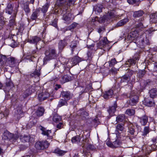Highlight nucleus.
<instances>
[{"label": "nucleus", "instance_id": "nucleus-1", "mask_svg": "<svg viewBox=\"0 0 157 157\" xmlns=\"http://www.w3.org/2000/svg\"><path fill=\"white\" fill-rule=\"evenodd\" d=\"M45 56L44 59V62H46L49 60L54 59L57 57L56 50L53 48H49L46 50L45 52Z\"/></svg>", "mask_w": 157, "mask_h": 157}, {"label": "nucleus", "instance_id": "nucleus-2", "mask_svg": "<svg viewBox=\"0 0 157 157\" xmlns=\"http://www.w3.org/2000/svg\"><path fill=\"white\" fill-rule=\"evenodd\" d=\"M83 60V59L82 58L75 56L69 59L66 65L67 67L71 68Z\"/></svg>", "mask_w": 157, "mask_h": 157}, {"label": "nucleus", "instance_id": "nucleus-3", "mask_svg": "<svg viewBox=\"0 0 157 157\" xmlns=\"http://www.w3.org/2000/svg\"><path fill=\"white\" fill-rule=\"evenodd\" d=\"M49 143L46 140L37 142L35 144V147L38 150H42L47 148Z\"/></svg>", "mask_w": 157, "mask_h": 157}, {"label": "nucleus", "instance_id": "nucleus-4", "mask_svg": "<svg viewBox=\"0 0 157 157\" xmlns=\"http://www.w3.org/2000/svg\"><path fill=\"white\" fill-rule=\"evenodd\" d=\"M19 62V60L14 57L9 56L7 57V61L6 65L9 66L11 67L18 66Z\"/></svg>", "mask_w": 157, "mask_h": 157}, {"label": "nucleus", "instance_id": "nucleus-5", "mask_svg": "<svg viewBox=\"0 0 157 157\" xmlns=\"http://www.w3.org/2000/svg\"><path fill=\"white\" fill-rule=\"evenodd\" d=\"M40 129L41 131V134L44 136H46L48 140H51L53 138V134L52 133L51 130H47V129L42 126H40Z\"/></svg>", "mask_w": 157, "mask_h": 157}, {"label": "nucleus", "instance_id": "nucleus-6", "mask_svg": "<svg viewBox=\"0 0 157 157\" xmlns=\"http://www.w3.org/2000/svg\"><path fill=\"white\" fill-rule=\"evenodd\" d=\"M139 122L142 126H145L147 124L148 121V118L147 116L144 114L142 117H137Z\"/></svg>", "mask_w": 157, "mask_h": 157}, {"label": "nucleus", "instance_id": "nucleus-7", "mask_svg": "<svg viewBox=\"0 0 157 157\" xmlns=\"http://www.w3.org/2000/svg\"><path fill=\"white\" fill-rule=\"evenodd\" d=\"M49 94L47 92H43L39 94L38 98L40 101H43L49 98Z\"/></svg>", "mask_w": 157, "mask_h": 157}, {"label": "nucleus", "instance_id": "nucleus-8", "mask_svg": "<svg viewBox=\"0 0 157 157\" xmlns=\"http://www.w3.org/2000/svg\"><path fill=\"white\" fill-rule=\"evenodd\" d=\"M138 97L135 94L131 95L130 96L129 105L132 106L136 105L138 102Z\"/></svg>", "mask_w": 157, "mask_h": 157}, {"label": "nucleus", "instance_id": "nucleus-9", "mask_svg": "<svg viewBox=\"0 0 157 157\" xmlns=\"http://www.w3.org/2000/svg\"><path fill=\"white\" fill-rule=\"evenodd\" d=\"M13 136V134L10 133L8 131H6L3 134L2 138L5 140L10 139L12 138ZM14 137H15V140H17V139L18 138V137L17 135L14 136Z\"/></svg>", "mask_w": 157, "mask_h": 157}, {"label": "nucleus", "instance_id": "nucleus-10", "mask_svg": "<svg viewBox=\"0 0 157 157\" xmlns=\"http://www.w3.org/2000/svg\"><path fill=\"white\" fill-rule=\"evenodd\" d=\"M152 84V82L149 79L142 80L140 84L141 87L143 89H145L147 87H149Z\"/></svg>", "mask_w": 157, "mask_h": 157}, {"label": "nucleus", "instance_id": "nucleus-11", "mask_svg": "<svg viewBox=\"0 0 157 157\" xmlns=\"http://www.w3.org/2000/svg\"><path fill=\"white\" fill-rule=\"evenodd\" d=\"M117 107V102L116 101H115L113 105L109 106L107 109V112H108L110 117L114 115V113L116 111V109Z\"/></svg>", "mask_w": 157, "mask_h": 157}, {"label": "nucleus", "instance_id": "nucleus-12", "mask_svg": "<svg viewBox=\"0 0 157 157\" xmlns=\"http://www.w3.org/2000/svg\"><path fill=\"white\" fill-rule=\"evenodd\" d=\"M146 34V33L143 34L142 36L143 37V38L139 40L140 44L142 46H145L149 44V39L147 38Z\"/></svg>", "mask_w": 157, "mask_h": 157}, {"label": "nucleus", "instance_id": "nucleus-13", "mask_svg": "<svg viewBox=\"0 0 157 157\" xmlns=\"http://www.w3.org/2000/svg\"><path fill=\"white\" fill-rule=\"evenodd\" d=\"M67 0H57L56 4L59 6H62L66 10L68 8V5H66V2Z\"/></svg>", "mask_w": 157, "mask_h": 157}, {"label": "nucleus", "instance_id": "nucleus-14", "mask_svg": "<svg viewBox=\"0 0 157 157\" xmlns=\"http://www.w3.org/2000/svg\"><path fill=\"white\" fill-rule=\"evenodd\" d=\"M143 102L144 105L150 107L154 106L155 104L153 100L149 98L145 99Z\"/></svg>", "mask_w": 157, "mask_h": 157}, {"label": "nucleus", "instance_id": "nucleus-15", "mask_svg": "<svg viewBox=\"0 0 157 157\" xmlns=\"http://www.w3.org/2000/svg\"><path fill=\"white\" fill-rule=\"evenodd\" d=\"M113 94V90L110 89L104 93L103 97L105 99H108L112 97Z\"/></svg>", "mask_w": 157, "mask_h": 157}, {"label": "nucleus", "instance_id": "nucleus-16", "mask_svg": "<svg viewBox=\"0 0 157 157\" xmlns=\"http://www.w3.org/2000/svg\"><path fill=\"white\" fill-rule=\"evenodd\" d=\"M49 3L47 2L46 3L42 8H39L38 9L39 11H41L44 13V17L45 15V13L48 11V10L50 6Z\"/></svg>", "mask_w": 157, "mask_h": 157}, {"label": "nucleus", "instance_id": "nucleus-17", "mask_svg": "<svg viewBox=\"0 0 157 157\" xmlns=\"http://www.w3.org/2000/svg\"><path fill=\"white\" fill-rule=\"evenodd\" d=\"M6 87L4 89L5 92H8L11 87L13 86V84L11 80L10 79H8L6 80Z\"/></svg>", "mask_w": 157, "mask_h": 157}, {"label": "nucleus", "instance_id": "nucleus-18", "mask_svg": "<svg viewBox=\"0 0 157 157\" xmlns=\"http://www.w3.org/2000/svg\"><path fill=\"white\" fill-rule=\"evenodd\" d=\"M71 79L72 77L71 76L68 75H65L62 76L60 80L61 83H64L71 80Z\"/></svg>", "mask_w": 157, "mask_h": 157}, {"label": "nucleus", "instance_id": "nucleus-19", "mask_svg": "<svg viewBox=\"0 0 157 157\" xmlns=\"http://www.w3.org/2000/svg\"><path fill=\"white\" fill-rule=\"evenodd\" d=\"M41 39L40 37L36 36H35L30 37V38L28 39V42L31 44H36Z\"/></svg>", "mask_w": 157, "mask_h": 157}, {"label": "nucleus", "instance_id": "nucleus-20", "mask_svg": "<svg viewBox=\"0 0 157 157\" xmlns=\"http://www.w3.org/2000/svg\"><path fill=\"white\" fill-rule=\"evenodd\" d=\"M9 56H6L0 54V65L2 66L6 65V62L7 61V57Z\"/></svg>", "mask_w": 157, "mask_h": 157}, {"label": "nucleus", "instance_id": "nucleus-21", "mask_svg": "<svg viewBox=\"0 0 157 157\" xmlns=\"http://www.w3.org/2000/svg\"><path fill=\"white\" fill-rule=\"evenodd\" d=\"M130 80H131L132 82H135V79L132 78V80H131L130 77L128 76L127 75H124L123 76L121 79V83L125 82L127 84Z\"/></svg>", "mask_w": 157, "mask_h": 157}, {"label": "nucleus", "instance_id": "nucleus-22", "mask_svg": "<svg viewBox=\"0 0 157 157\" xmlns=\"http://www.w3.org/2000/svg\"><path fill=\"white\" fill-rule=\"evenodd\" d=\"M71 14L67 13L64 14L62 17L63 19L67 23H69L71 21Z\"/></svg>", "mask_w": 157, "mask_h": 157}, {"label": "nucleus", "instance_id": "nucleus-23", "mask_svg": "<svg viewBox=\"0 0 157 157\" xmlns=\"http://www.w3.org/2000/svg\"><path fill=\"white\" fill-rule=\"evenodd\" d=\"M23 8L26 14H27L30 13V10L29 6V2L28 1L25 2L23 3Z\"/></svg>", "mask_w": 157, "mask_h": 157}, {"label": "nucleus", "instance_id": "nucleus-24", "mask_svg": "<svg viewBox=\"0 0 157 157\" xmlns=\"http://www.w3.org/2000/svg\"><path fill=\"white\" fill-rule=\"evenodd\" d=\"M63 97L65 99L69 100L72 97L73 94L69 91H63L61 93Z\"/></svg>", "mask_w": 157, "mask_h": 157}, {"label": "nucleus", "instance_id": "nucleus-25", "mask_svg": "<svg viewBox=\"0 0 157 157\" xmlns=\"http://www.w3.org/2000/svg\"><path fill=\"white\" fill-rule=\"evenodd\" d=\"M30 138V136L28 135H21L20 139L21 141L23 143L29 142Z\"/></svg>", "mask_w": 157, "mask_h": 157}, {"label": "nucleus", "instance_id": "nucleus-26", "mask_svg": "<svg viewBox=\"0 0 157 157\" xmlns=\"http://www.w3.org/2000/svg\"><path fill=\"white\" fill-rule=\"evenodd\" d=\"M128 21V18H125L124 19L120 20L117 23L116 26L119 27L124 25Z\"/></svg>", "mask_w": 157, "mask_h": 157}, {"label": "nucleus", "instance_id": "nucleus-27", "mask_svg": "<svg viewBox=\"0 0 157 157\" xmlns=\"http://www.w3.org/2000/svg\"><path fill=\"white\" fill-rule=\"evenodd\" d=\"M44 111V109L43 107H40L38 108L35 113L37 116L40 117L43 115Z\"/></svg>", "mask_w": 157, "mask_h": 157}, {"label": "nucleus", "instance_id": "nucleus-28", "mask_svg": "<svg viewBox=\"0 0 157 157\" xmlns=\"http://www.w3.org/2000/svg\"><path fill=\"white\" fill-rule=\"evenodd\" d=\"M149 94L151 98H154L157 97V89L153 88L149 91Z\"/></svg>", "mask_w": 157, "mask_h": 157}, {"label": "nucleus", "instance_id": "nucleus-29", "mask_svg": "<svg viewBox=\"0 0 157 157\" xmlns=\"http://www.w3.org/2000/svg\"><path fill=\"white\" fill-rule=\"evenodd\" d=\"M125 117L124 114H120L117 117L116 121L117 122H124L125 120Z\"/></svg>", "mask_w": 157, "mask_h": 157}, {"label": "nucleus", "instance_id": "nucleus-30", "mask_svg": "<svg viewBox=\"0 0 157 157\" xmlns=\"http://www.w3.org/2000/svg\"><path fill=\"white\" fill-rule=\"evenodd\" d=\"M13 9L12 5L10 3H8L6 9V13L9 14H11L13 12Z\"/></svg>", "mask_w": 157, "mask_h": 157}, {"label": "nucleus", "instance_id": "nucleus-31", "mask_svg": "<svg viewBox=\"0 0 157 157\" xmlns=\"http://www.w3.org/2000/svg\"><path fill=\"white\" fill-rule=\"evenodd\" d=\"M39 11L38 9H36L34 11L31 15L30 18L32 20H36L37 18L38 14Z\"/></svg>", "mask_w": 157, "mask_h": 157}, {"label": "nucleus", "instance_id": "nucleus-32", "mask_svg": "<svg viewBox=\"0 0 157 157\" xmlns=\"http://www.w3.org/2000/svg\"><path fill=\"white\" fill-rule=\"evenodd\" d=\"M67 43L65 40H61L59 43V48L60 51H62L67 45Z\"/></svg>", "mask_w": 157, "mask_h": 157}, {"label": "nucleus", "instance_id": "nucleus-33", "mask_svg": "<svg viewBox=\"0 0 157 157\" xmlns=\"http://www.w3.org/2000/svg\"><path fill=\"white\" fill-rule=\"evenodd\" d=\"M53 121L56 123H57L60 121L62 118L60 116H59L57 113H55L53 114L52 118Z\"/></svg>", "mask_w": 157, "mask_h": 157}, {"label": "nucleus", "instance_id": "nucleus-34", "mask_svg": "<svg viewBox=\"0 0 157 157\" xmlns=\"http://www.w3.org/2000/svg\"><path fill=\"white\" fill-rule=\"evenodd\" d=\"M94 51L93 50L89 49L87 53V55L88 57L87 59L89 60H91L94 56Z\"/></svg>", "mask_w": 157, "mask_h": 157}, {"label": "nucleus", "instance_id": "nucleus-35", "mask_svg": "<svg viewBox=\"0 0 157 157\" xmlns=\"http://www.w3.org/2000/svg\"><path fill=\"white\" fill-rule=\"evenodd\" d=\"M80 140L81 137L79 136L73 137L71 139V141L73 144H78Z\"/></svg>", "mask_w": 157, "mask_h": 157}, {"label": "nucleus", "instance_id": "nucleus-36", "mask_svg": "<svg viewBox=\"0 0 157 157\" xmlns=\"http://www.w3.org/2000/svg\"><path fill=\"white\" fill-rule=\"evenodd\" d=\"M54 152L57 154L59 156H62L64 155L67 152V151H63L59 148H57L54 150Z\"/></svg>", "mask_w": 157, "mask_h": 157}, {"label": "nucleus", "instance_id": "nucleus-37", "mask_svg": "<svg viewBox=\"0 0 157 157\" xmlns=\"http://www.w3.org/2000/svg\"><path fill=\"white\" fill-rule=\"evenodd\" d=\"M144 12L142 10L136 11L134 13L133 17H139L141 16L144 14Z\"/></svg>", "mask_w": 157, "mask_h": 157}, {"label": "nucleus", "instance_id": "nucleus-38", "mask_svg": "<svg viewBox=\"0 0 157 157\" xmlns=\"http://www.w3.org/2000/svg\"><path fill=\"white\" fill-rule=\"evenodd\" d=\"M150 17L151 19L152 20L151 21L155 23L156 26V23L157 22V12L152 14L150 15Z\"/></svg>", "mask_w": 157, "mask_h": 157}, {"label": "nucleus", "instance_id": "nucleus-39", "mask_svg": "<svg viewBox=\"0 0 157 157\" xmlns=\"http://www.w3.org/2000/svg\"><path fill=\"white\" fill-rule=\"evenodd\" d=\"M124 128V124H118L116 126V129L115 131L116 133L117 134L119 131H122Z\"/></svg>", "mask_w": 157, "mask_h": 157}, {"label": "nucleus", "instance_id": "nucleus-40", "mask_svg": "<svg viewBox=\"0 0 157 157\" xmlns=\"http://www.w3.org/2000/svg\"><path fill=\"white\" fill-rule=\"evenodd\" d=\"M136 61L133 58L130 59L126 62V64L130 66L132 65H135L136 62Z\"/></svg>", "mask_w": 157, "mask_h": 157}, {"label": "nucleus", "instance_id": "nucleus-41", "mask_svg": "<svg viewBox=\"0 0 157 157\" xmlns=\"http://www.w3.org/2000/svg\"><path fill=\"white\" fill-rule=\"evenodd\" d=\"M151 131V130L150 129L148 126L145 127L143 130V135L144 136H146Z\"/></svg>", "mask_w": 157, "mask_h": 157}, {"label": "nucleus", "instance_id": "nucleus-42", "mask_svg": "<svg viewBox=\"0 0 157 157\" xmlns=\"http://www.w3.org/2000/svg\"><path fill=\"white\" fill-rule=\"evenodd\" d=\"M131 35H132L134 40L136 41L138 38V33L137 30L133 31L130 33Z\"/></svg>", "mask_w": 157, "mask_h": 157}, {"label": "nucleus", "instance_id": "nucleus-43", "mask_svg": "<svg viewBox=\"0 0 157 157\" xmlns=\"http://www.w3.org/2000/svg\"><path fill=\"white\" fill-rule=\"evenodd\" d=\"M31 94V91H29L27 93L26 90H23L22 94L21 95V97H22L23 99L27 97Z\"/></svg>", "mask_w": 157, "mask_h": 157}, {"label": "nucleus", "instance_id": "nucleus-44", "mask_svg": "<svg viewBox=\"0 0 157 157\" xmlns=\"http://www.w3.org/2000/svg\"><path fill=\"white\" fill-rule=\"evenodd\" d=\"M126 114L129 116L133 115L135 113V110L133 109H128L126 110Z\"/></svg>", "mask_w": 157, "mask_h": 157}, {"label": "nucleus", "instance_id": "nucleus-45", "mask_svg": "<svg viewBox=\"0 0 157 157\" xmlns=\"http://www.w3.org/2000/svg\"><path fill=\"white\" fill-rule=\"evenodd\" d=\"M9 45L12 47L14 48L17 46V44L15 40L13 39H10L9 40Z\"/></svg>", "mask_w": 157, "mask_h": 157}, {"label": "nucleus", "instance_id": "nucleus-46", "mask_svg": "<svg viewBox=\"0 0 157 157\" xmlns=\"http://www.w3.org/2000/svg\"><path fill=\"white\" fill-rule=\"evenodd\" d=\"M67 105V102L63 99H61L59 100L58 105V106L60 107L63 106Z\"/></svg>", "mask_w": 157, "mask_h": 157}, {"label": "nucleus", "instance_id": "nucleus-47", "mask_svg": "<svg viewBox=\"0 0 157 157\" xmlns=\"http://www.w3.org/2000/svg\"><path fill=\"white\" fill-rule=\"evenodd\" d=\"M128 132L132 135H134L135 132L134 126L132 124H130L129 126Z\"/></svg>", "mask_w": 157, "mask_h": 157}, {"label": "nucleus", "instance_id": "nucleus-48", "mask_svg": "<svg viewBox=\"0 0 157 157\" xmlns=\"http://www.w3.org/2000/svg\"><path fill=\"white\" fill-rule=\"evenodd\" d=\"M126 71L127 72L125 75H127L128 76L130 77L131 79L132 75L133 74H135V72L134 71H133L132 70H130L129 69H127V70Z\"/></svg>", "mask_w": 157, "mask_h": 157}, {"label": "nucleus", "instance_id": "nucleus-49", "mask_svg": "<svg viewBox=\"0 0 157 157\" xmlns=\"http://www.w3.org/2000/svg\"><path fill=\"white\" fill-rule=\"evenodd\" d=\"M125 39L126 40H129L133 41L134 43H135L136 42V41L135 40L134 38L132 36V35H131L130 33L125 38Z\"/></svg>", "mask_w": 157, "mask_h": 157}, {"label": "nucleus", "instance_id": "nucleus-50", "mask_svg": "<svg viewBox=\"0 0 157 157\" xmlns=\"http://www.w3.org/2000/svg\"><path fill=\"white\" fill-rule=\"evenodd\" d=\"M121 142L119 140H117L113 142V147H117L120 146Z\"/></svg>", "mask_w": 157, "mask_h": 157}, {"label": "nucleus", "instance_id": "nucleus-51", "mask_svg": "<svg viewBox=\"0 0 157 157\" xmlns=\"http://www.w3.org/2000/svg\"><path fill=\"white\" fill-rule=\"evenodd\" d=\"M25 90L27 93H28L29 91H31V94L34 91V90L33 87L31 86L30 85H28L27 86Z\"/></svg>", "mask_w": 157, "mask_h": 157}, {"label": "nucleus", "instance_id": "nucleus-52", "mask_svg": "<svg viewBox=\"0 0 157 157\" xmlns=\"http://www.w3.org/2000/svg\"><path fill=\"white\" fill-rule=\"evenodd\" d=\"M103 8V6L101 5H98L95 8V10L98 13L101 12L102 9Z\"/></svg>", "mask_w": 157, "mask_h": 157}, {"label": "nucleus", "instance_id": "nucleus-53", "mask_svg": "<svg viewBox=\"0 0 157 157\" xmlns=\"http://www.w3.org/2000/svg\"><path fill=\"white\" fill-rule=\"evenodd\" d=\"M145 73V72L144 70L139 71L137 73V76L140 78H141L144 76Z\"/></svg>", "mask_w": 157, "mask_h": 157}, {"label": "nucleus", "instance_id": "nucleus-54", "mask_svg": "<svg viewBox=\"0 0 157 157\" xmlns=\"http://www.w3.org/2000/svg\"><path fill=\"white\" fill-rule=\"evenodd\" d=\"M109 65L110 67H112L114 66L116 64L117 62L115 58L112 59L110 61L108 62Z\"/></svg>", "mask_w": 157, "mask_h": 157}, {"label": "nucleus", "instance_id": "nucleus-55", "mask_svg": "<svg viewBox=\"0 0 157 157\" xmlns=\"http://www.w3.org/2000/svg\"><path fill=\"white\" fill-rule=\"evenodd\" d=\"M35 121H32L31 120H30L29 121L27 125V128H31L35 124Z\"/></svg>", "mask_w": 157, "mask_h": 157}, {"label": "nucleus", "instance_id": "nucleus-56", "mask_svg": "<svg viewBox=\"0 0 157 157\" xmlns=\"http://www.w3.org/2000/svg\"><path fill=\"white\" fill-rule=\"evenodd\" d=\"M140 1V0H127L129 4H138V6Z\"/></svg>", "mask_w": 157, "mask_h": 157}, {"label": "nucleus", "instance_id": "nucleus-57", "mask_svg": "<svg viewBox=\"0 0 157 157\" xmlns=\"http://www.w3.org/2000/svg\"><path fill=\"white\" fill-rule=\"evenodd\" d=\"M77 44L75 41H74L72 42L70 45V47L71 48L72 52L74 51V49L77 47Z\"/></svg>", "mask_w": 157, "mask_h": 157}, {"label": "nucleus", "instance_id": "nucleus-58", "mask_svg": "<svg viewBox=\"0 0 157 157\" xmlns=\"http://www.w3.org/2000/svg\"><path fill=\"white\" fill-rule=\"evenodd\" d=\"M57 19H54L51 22L50 24L51 25L53 26L56 28L57 27Z\"/></svg>", "mask_w": 157, "mask_h": 157}, {"label": "nucleus", "instance_id": "nucleus-59", "mask_svg": "<svg viewBox=\"0 0 157 157\" xmlns=\"http://www.w3.org/2000/svg\"><path fill=\"white\" fill-rule=\"evenodd\" d=\"M72 37L71 35H69L67 36L64 40H65V41L67 43V44L70 42L72 40H73L71 38Z\"/></svg>", "mask_w": 157, "mask_h": 157}, {"label": "nucleus", "instance_id": "nucleus-60", "mask_svg": "<svg viewBox=\"0 0 157 157\" xmlns=\"http://www.w3.org/2000/svg\"><path fill=\"white\" fill-rule=\"evenodd\" d=\"M108 43V40L106 37H104L103 38V40L100 41V43L101 45H104L107 44Z\"/></svg>", "mask_w": 157, "mask_h": 157}, {"label": "nucleus", "instance_id": "nucleus-61", "mask_svg": "<svg viewBox=\"0 0 157 157\" xmlns=\"http://www.w3.org/2000/svg\"><path fill=\"white\" fill-rule=\"evenodd\" d=\"M91 88V87L90 86H87L86 87V88H85V89H84V90H83V88H82V90H81V92L82 93H85V92H87Z\"/></svg>", "mask_w": 157, "mask_h": 157}, {"label": "nucleus", "instance_id": "nucleus-62", "mask_svg": "<svg viewBox=\"0 0 157 157\" xmlns=\"http://www.w3.org/2000/svg\"><path fill=\"white\" fill-rule=\"evenodd\" d=\"M96 149V147L93 145L90 144L88 145L87 147V150H93Z\"/></svg>", "mask_w": 157, "mask_h": 157}, {"label": "nucleus", "instance_id": "nucleus-63", "mask_svg": "<svg viewBox=\"0 0 157 157\" xmlns=\"http://www.w3.org/2000/svg\"><path fill=\"white\" fill-rule=\"evenodd\" d=\"M139 54V52H136L134 55V56L133 57V58L134 59H135L136 61H138L140 58Z\"/></svg>", "mask_w": 157, "mask_h": 157}, {"label": "nucleus", "instance_id": "nucleus-64", "mask_svg": "<svg viewBox=\"0 0 157 157\" xmlns=\"http://www.w3.org/2000/svg\"><path fill=\"white\" fill-rule=\"evenodd\" d=\"M59 78V76L56 77V76H54L51 78V81H54L56 82L57 81Z\"/></svg>", "mask_w": 157, "mask_h": 157}]
</instances>
